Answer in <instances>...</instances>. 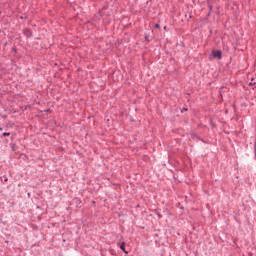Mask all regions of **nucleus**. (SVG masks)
<instances>
[{
	"mask_svg": "<svg viewBox=\"0 0 256 256\" xmlns=\"http://www.w3.org/2000/svg\"><path fill=\"white\" fill-rule=\"evenodd\" d=\"M120 249H121V251L125 252L126 254L128 253V252L125 250V242L122 243V245L120 246Z\"/></svg>",
	"mask_w": 256,
	"mask_h": 256,
	"instance_id": "obj_2",
	"label": "nucleus"
},
{
	"mask_svg": "<svg viewBox=\"0 0 256 256\" xmlns=\"http://www.w3.org/2000/svg\"><path fill=\"white\" fill-rule=\"evenodd\" d=\"M155 27H156V28H159V24H156Z\"/></svg>",
	"mask_w": 256,
	"mask_h": 256,
	"instance_id": "obj_5",
	"label": "nucleus"
},
{
	"mask_svg": "<svg viewBox=\"0 0 256 256\" xmlns=\"http://www.w3.org/2000/svg\"><path fill=\"white\" fill-rule=\"evenodd\" d=\"M221 55H222V52L219 51V50H216V51H213V52H212V57H213L214 59H221Z\"/></svg>",
	"mask_w": 256,
	"mask_h": 256,
	"instance_id": "obj_1",
	"label": "nucleus"
},
{
	"mask_svg": "<svg viewBox=\"0 0 256 256\" xmlns=\"http://www.w3.org/2000/svg\"><path fill=\"white\" fill-rule=\"evenodd\" d=\"M250 85H256L255 79L252 78Z\"/></svg>",
	"mask_w": 256,
	"mask_h": 256,
	"instance_id": "obj_3",
	"label": "nucleus"
},
{
	"mask_svg": "<svg viewBox=\"0 0 256 256\" xmlns=\"http://www.w3.org/2000/svg\"><path fill=\"white\" fill-rule=\"evenodd\" d=\"M9 135H11V134H10V133H7V132H4V133H3V136H4V137H9Z\"/></svg>",
	"mask_w": 256,
	"mask_h": 256,
	"instance_id": "obj_4",
	"label": "nucleus"
}]
</instances>
